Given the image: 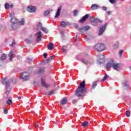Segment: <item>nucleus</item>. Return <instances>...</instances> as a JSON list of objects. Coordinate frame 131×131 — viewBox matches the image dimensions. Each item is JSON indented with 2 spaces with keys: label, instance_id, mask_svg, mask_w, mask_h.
I'll return each mask as SVG.
<instances>
[{
  "label": "nucleus",
  "instance_id": "58836bf2",
  "mask_svg": "<svg viewBox=\"0 0 131 131\" xmlns=\"http://www.w3.org/2000/svg\"><path fill=\"white\" fill-rule=\"evenodd\" d=\"M118 47H119V44H115L114 46V49H118Z\"/></svg>",
  "mask_w": 131,
  "mask_h": 131
},
{
  "label": "nucleus",
  "instance_id": "6e6552de",
  "mask_svg": "<svg viewBox=\"0 0 131 131\" xmlns=\"http://www.w3.org/2000/svg\"><path fill=\"white\" fill-rule=\"evenodd\" d=\"M35 36H36V41L37 42H38V41H40V40H41V37H42V35H41V32L39 31L36 33Z\"/></svg>",
  "mask_w": 131,
  "mask_h": 131
},
{
  "label": "nucleus",
  "instance_id": "49530a36",
  "mask_svg": "<svg viewBox=\"0 0 131 131\" xmlns=\"http://www.w3.org/2000/svg\"><path fill=\"white\" fill-rule=\"evenodd\" d=\"M9 16V17H12V16H14V13H10Z\"/></svg>",
  "mask_w": 131,
  "mask_h": 131
},
{
  "label": "nucleus",
  "instance_id": "9d476101",
  "mask_svg": "<svg viewBox=\"0 0 131 131\" xmlns=\"http://www.w3.org/2000/svg\"><path fill=\"white\" fill-rule=\"evenodd\" d=\"M89 29H90V27L87 26L85 27L79 28L78 29V30L79 31L81 32V33H83L84 32H85V31H87V30H89Z\"/></svg>",
  "mask_w": 131,
  "mask_h": 131
},
{
  "label": "nucleus",
  "instance_id": "f8f14e48",
  "mask_svg": "<svg viewBox=\"0 0 131 131\" xmlns=\"http://www.w3.org/2000/svg\"><path fill=\"white\" fill-rule=\"evenodd\" d=\"M61 10H62V6H60L58 8V9L57 10V12H56V14L55 15V18H59V16H60V14L61 13Z\"/></svg>",
  "mask_w": 131,
  "mask_h": 131
},
{
  "label": "nucleus",
  "instance_id": "13d9d810",
  "mask_svg": "<svg viewBox=\"0 0 131 131\" xmlns=\"http://www.w3.org/2000/svg\"><path fill=\"white\" fill-rule=\"evenodd\" d=\"M121 1H124V0H121Z\"/></svg>",
  "mask_w": 131,
  "mask_h": 131
},
{
  "label": "nucleus",
  "instance_id": "ea45409f",
  "mask_svg": "<svg viewBox=\"0 0 131 131\" xmlns=\"http://www.w3.org/2000/svg\"><path fill=\"white\" fill-rule=\"evenodd\" d=\"M54 58H55V56H52L49 58V61H52V60H54Z\"/></svg>",
  "mask_w": 131,
  "mask_h": 131
},
{
  "label": "nucleus",
  "instance_id": "473e14b6",
  "mask_svg": "<svg viewBox=\"0 0 131 131\" xmlns=\"http://www.w3.org/2000/svg\"><path fill=\"white\" fill-rule=\"evenodd\" d=\"M7 105H13V103H12V100L8 99L7 100Z\"/></svg>",
  "mask_w": 131,
  "mask_h": 131
},
{
  "label": "nucleus",
  "instance_id": "f704fd0d",
  "mask_svg": "<svg viewBox=\"0 0 131 131\" xmlns=\"http://www.w3.org/2000/svg\"><path fill=\"white\" fill-rule=\"evenodd\" d=\"M82 62H83V63H84V64H89V63H90L89 62V61H88V60H85V59H82Z\"/></svg>",
  "mask_w": 131,
  "mask_h": 131
},
{
  "label": "nucleus",
  "instance_id": "dca6fc26",
  "mask_svg": "<svg viewBox=\"0 0 131 131\" xmlns=\"http://www.w3.org/2000/svg\"><path fill=\"white\" fill-rule=\"evenodd\" d=\"M89 14H86V15H85L84 16H83V17H82L81 19H80L79 20V22H80V23H82V22L84 21L86 19H88V18H89Z\"/></svg>",
  "mask_w": 131,
  "mask_h": 131
},
{
  "label": "nucleus",
  "instance_id": "4be33fe9",
  "mask_svg": "<svg viewBox=\"0 0 131 131\" xmlns=\"http://www.w3.org/2000/svg\"><path fill=\"white\" fill-rule=\"evenodd\" d=\"M61 51L62 53H67V51H68V50H67V46H63L61 49Z\"/></svg>",
  "mask_w": 131,
  "mask_h": 131
},
{
  "label": "nucleus",
  "instance_id": "a878e982",
  "mask_svg": "<svg viewBox=\"0 0 131 131\" xmlns=\"http://www.w3.org/2000/svg\"><path fill=\"white\" fill-rule=\"evenodd\" d=\"M60 25H61V27H63V28L67 27V24H66V23H65V21H62Z\"/></svg>",
  "mask_w": 131,
  "mask_h": 131
},
{
  "label": "nucleus",
  "instance_id": "f03ea898",
  "mask_svg": "<svg viewBox=\"0 0 131 131\" xmlns=\"http://www.w3.org/2000/svg\"><path fill=\"white\" fill-rule=\"evenodd\" d=\"M2 83L6 85L5 89H6V95L4 96V98H8V96H9V94H10V92L11 91V88H10V84L9 81L7 80V78H3L1 81Z\"/></svg>",
  "mask_w": 131,
  "mask_h": 131
},
{
  "label": "nucleus",
  "instance_id": "864d4df0",
  "mask_svg": "<svg viewBox=\"0 0 131 131\" xmlns=\"http://www.w3.org/2000/svg\"><path fill=\"white\" fill-rule=\"evenodd\" d=\"M44 120H45V121H47V118H45V119Z\"/></svg>",
  "mask_w": 131,
  "mask_h": 131
},
{
  "label": "nucleus",
  "instance_id": "603ef678",
  "mask_svg": "<svg viewBox=\"0 0 131 131\" xmlns=\"http://www.w3.org/2000/svg\"><path fill=\"white\" fill-rule=\"evenodd\" d=\"M34 84H36V81H34Z\"/></svg>",
  "mask_w": 131,
  "mask_h": 131
},
{
  "label": "nucleus",
  "instance_id": "cd10ccee",
  "mask_svg": "<svg viewBox=\"0 0 131 131\" xmlns=\"http://www.w3.org/2000/svg\"><path fill=\"white\" fill-rule=\"evenodd\" d=\"M125 115L127 117H130V112L128 111H126Z\"/></svg>",
  "mask_w": 131,
  "mask_h": 131
},
{
  "label": "nucleus",
  "instance_id": "5fc2aeb1",
  "mask_svg": "<svg viewBox=\"0 0 131 131\" xmlns=\"http://www.w3.org/2000/svg\"><path fill=\"white\" fill-rule=\"evenodd\" d=\"M73 102L74 104H75V102H74V101H73Z\"/></svg>",
  "mask_w": 131,
  "mask_h": 131
},
{
  "label": "nucleus",
  "instance_id": "c85d7f7f",
  "mask_svg": "<svg viewBox=\"0 0 131 131\" xmlns=\"http://www.w3.org/2000/svg\"><path fill=\"white\" fill-rule=\"evenodd\" d=\"M41 30L43 31V32H45L46 34L48 33V30H47V28H41Z\"/></svg>",
  "mask_w": 131,
  "mask_h": 131
},
{
  "label": "nucleus",
  "instance_id": "412c9836",
  "mask_svg": "<svg viewBox=\"0 0 131 131\" xmlns=\"http://www.w3.org/2000/svg\"><path fill=\"white\" fill-rule=\"evenodd\" d=\"M13 7H14V5L13 4H11V5H10V4H9L8 3H6L5 5V9H9V8H11L12 9Z\"/></svg>",
  "mask_w": 131,
  "mask_h": 131
},
{
  "label": "nucleus",
  "instance_id": "0eeeda50",
  "mask_svg": "<svg viewBox=\"0 0 131 131\" xmlns=\"http://www.w3.org/2000/svg\"><path fill=\"white\" fill-rule=\"evenodd\" d=\"M98 58L99 59H97V63H98V64H102V63L105 62V56L103 55H99Z\"/></svg>",
  "mask_w": 131,
  "mask_h": 131
},
{
  "label": "nucleus",
  "instance_id": "6ab92c4d",
  "mask_svg": "<svg viewBox=\"0 0 131 131\" xmlns=\"http://www.w3.org/2000/svg\"><path fill=\"white\" fill-rule=\"evenodd\" d=\"M47 48L48 50H50V51L53 50L54 49V43L51 42L49 43V44L48 45Z\"/></svg>",
  "mask_w": 131,
  "mask_h": 131
},
{
  "label": "nucleus",
  "instance_id": "ddd939ff",
  "mask_svg": "<svg viewBox=\"0 0 131 131\" xmlns=\"http://www.w3.org/2000/svg\"><path fill=\"white\" fill-rule=\"evenodd\" d=\"M91 21L92 22V25H94V26H97V25H98V18L92 17L91 18Z\"/></svg>",
  "mask_w": 131,
  "mask_h": 131
},
{
  "label": "nucleus",
  "instance_id": "f3484780",
  "mask_svg": "<svg viewBox=\"0 0 131 131\" xmlns=\"http://www.w3.org/2000/svg\"><path fill=\"white\" fill-rule=\"evenodd\" d=\"M45 71H46V70L45 69V68H42L40 69H39L38 71H37V73L39 75V74H42V73H45Z\"/></svg>",
  "mask_w": 131,
  "mask_h": 131
},
{
  "label": "nucleus",
  "instance_id": "4c0bfd02",
  "mask_svg": "<svg viewBox=\"0 0 131 131\" xmlns=\"http://www.w3.org/2000/svg\"><path fill=\"white\" fill-rule=\"evenodd\" d=\"M109 2L111 4H115V3H116V0H109Z\"/></svg>",
  "mask_w": 131,
  "mask_h": 131
},
{
  "label": "nucleus",
  "instance_id": "2f4dec72",
  "mask_svg": "<svg viewBox=\"0 0 131 131\" xmlns=\"http://www.w3.org/2000/svg\"><path fill=\"white\" fill-rule=\"evenodd\" d=\"M50 14V10H46L44 13V16H48Z\"/></svg>",
  "mask_w": 131,
  "mask_h": 131
},
{
  "label": "nucleus",
  "instance_id": "b1692460",
  "mask_svg": "<svg viewBox=\"0 0 131 131\" xmlns=\"http://www.w3.org/2000/svg\"><path fill=\"white\" fill-rule=\"evenodd\" d=\"M42 25L40 23H39L37 25V28L36 30H39L40 29H41Z\"/></svg>",
  "mask_w": 131,
  "mask_h": 131
},
{
  "label": "nucleus",
  "instance_id": "a18cd8bd",
  "mask_svg": "<svg viewBox=\"0 0 131 131\" xmlns=\"http://www.w3.org/2000/svg\"><path fill=\"white\" fill-rule=\"evenodd\" d=\"M102 10H103V11H106V10H107V7H102Z\"/></svg>",
  "mask_w": 131,
  "mask_h": 131
},
{
  "label": "nucleus",
  "instance_id": "a211bd4d",
  "mask_svg": "<svg viewBox=\"0 0 131 131\" xmlns=\"http://www.w3.org/2000/svg\"><path fill=\"white\" fill-rule=\"evenodd\" d=\"M68 102V100L67 97L64 98L60 102V105H65V104H67Z\"/></svg>",
  "mask_w": 131,
  "mask_h": 131
},
{
  "label": "nucleus",
  "instance_id": "6e6d98bb",
  "mask_svg": "<svg viewBox=\"0 0 131 131\" xmlns=\"http://www.w3.org/2000/svg\"><path fill=\"white\" fill-rule=\"evenodd\" d=\"M77 26H78L77 25V26H76V27H77Z\"/></svg>",
  "mask_w": 131,
  "mask_h": 131
},
{
  "label": "nucleus",
  "instance_id": "c03bdc74",
  "mask_svg": "<svg viewBox=\"0 0 131 131\" xmlns=\"http://www.w3.org/2000/svg\"><path fill=\"white\" fill-rule=\"evenodd\" d=\"M39 126V125H38V124H35L34 125V127H36V128H37Z\"/></svg>",
  "mask_w": 131,
  "mask_h": 131
},
{
  "label": "nucleus",
  "instance_id": "de8ad7c7",
  "mask_svg": "<svg viewBox=\"0 0 131 131\" xmlns=\"http://www.w3.org/2000/svg\"><path fill=\"white\" fill-rule=\"evenodd\" d=\"M122 53H123V50H120L119 52V54L120 55H122Z\"/></svg>",
  "mask_w": 131,
  "mask_h": 131
},
{
  "label": "nucleus",
  "instance_id": "2eb2a0df",
  "mask_svg": "<svg viewBox=\"0 0 131 131\" xmlns=\"http://www.w3.org/2000/svg\"><path fill=\"white\" fill-rule=\"evenodd\" d=\"M44 79H46L45 77H43L41 78V85H42V86H45V88H49L50 85L46 83V82L45 81V80H43Z\"/></svg>",
  "mask_w": 131,
  "mask_h": 131
},
{
  "label": "nucleus",
  "instance_id": "7ed1b4c3",
  "mask_svg": "<svg viewBox=\"0 0 131 131\" xmlns=\"http://www.w3.org/2000/svg\"><path fill=\"white\" fill-rule=\"evenodd\" d=\"M106 68H113L115 70H119L120 69V63H116L113 60H111L108 61L106 65Z\"/></svg>",
  "mask_w": 131,
  "mask_h": 131
},
{
  "label": "nucleus",
  "instance_id": "e433bc0d",
  "mask_svg": "<svg viewBox=\"0 0 131 131\" xmlns=\"http://www.w3.org/2000/svg\"><path fill=\"white\" fill-rule=\"evenodd\" d=\"M3 110H4V113L5 114H8V110L7 109V108L5 107Z\"/></svg>",
  "mask_w": 131,
  "mask_h": 131
},
{
  "label": "nucleus",
  "instance_id": "37998d69",
  "mask_svg": "<svg viewBox=\"0 0 131 131\" xmlns=\"http://www.w3.org/2000/svg\"><path fill=\"white\" fill-rule=\"evenodd\" d=\"M15 41L14 40H13L12 44L11 45V47H13V46L15 45Z\"/></svg>",
  "mask_w": 131,
  "mask_h": 131
},
{
  "label": "nucleus",
  "instance_id": "5701e85b",
  "mask_svg": "<svg viewBox=\"0 0 131 131\" xmlns=\"http://www.w3.org/2000/svg\"><path fill=\"white\" fill-rule=\"evenodd\" d=\"M8 56L9 57L10 61H12V60H13V56H14V54L13 53V52L10 51L9 54H8Z\"/></svg>",
  "mask_w": 131,
  "mask_h": 131
},
{
  "label": "nucleus",
  "instance_id": "4d7b16f0",
  "mask_svg": "<svg viewBox=\"0 0 131 131\" xmlns=\"http://www.w3.org/2000/svg\"><path fill=\"white\" fill-rule=\"evenodd\" d=\"M127 85V86H128V85Z\"/></svg>",
  "mask_w": 131,
  "mask_h": 131
},
{
  "label": "nucleus",
  "instance_id": "7c9ffc66",
  "mask_svg": "<svg viewBox=\"0 0 131 131\" xmlns=\"http://www.w3.org/2000/svg\"><path fill=\"white\" fill-rule=\"evenodd\" d=\"M98 84V83H97V82H94L92 84V88L93 89H95V88H96L97 86V85Z\"/></svg>",
  "mask_w": 131,
  "mask_h": 131
},
{
  "label": "nucleus",
  "instance_id": "20e7f679",
  "mask_svg": "<svg viewBox=\"0 0 131 131\" xmlns=\"http://www.w3.org/2000/svg\"><path fill=\"white\" fill-rule=\"evenodd\" d=\"M19 77H21L23 81H27V80H29L30 74L28 72H24L20 74Z\"/></svg>",
  "mask_w": 131,
  "mask_h": 131
},
{
  "label": "nucleus",
  "instance_id": "79ce46f5",
  "mask_svg": "<svg viewBox=\"0 0 131 131\" xmlns=\"http://www.w3.org/2000/svg\"><path fill=\"white\" fill-rule=\"evenodd\" d=\"M43 58H45V59H46L47 58V57H48V54L47 53H44L43 54Z\"/></svg>",
  "mask_w": 131,
  "mask_h": 131
},
{
  "label": "nucleus",
  "instance_id": "aec40b11",
  "mask_svg": "<svg viewBox=\"0 0 131 131\" xmlns=\"http://www.w3.org/2000/svg\"><path fill=\"white\" fill-rule=\"evenodd\" d=\"M81 125L83 127H86V126H89L90 125V123L88 121L83 122L81 123Z\"/></svg>",
  "mask_w": 131,
  "mask_h": 131
},
{
  "label": "nucleus",
  "instance_id": "8fccbe9b",
  "mask_svg": "<svg viewBox=\"0 0 131 131\" xmlns=\"http://www.w3.org/2000/svg\"><path fill=\"white\" fill-rule=\"evenodd\" d=\"M107 14H108V15H111V12L110 11H108L107 12Z\"/></svg>",
  "mask_w": 131,
  "mask_h": 131
},
{
  "label": "nucleus",
  "instance_id": "423d86ee",
  "mask_svg": "<svg viewBox=\"0 0 131 131\" xmlns=\"http://www.w3.org/2000/svg\"><path fill=\"white\" fill-rule=\"evenodd\" d=\"M95 49L99 52H102V51H104L105 50V45L103 43H97L95 47Z\"/></svg>",
  "mask_w": 131,
  "mask_h": 131
},
{
  "label": "nucleus",
  "instance_id": "3c124183",
  "mask_svg": "<svg viewBox=\"0 0 131 131\" xmlns=\"http://www.w3.org/2000/svg\"><path fill=\"white\" fill-rule=\"evenodd\" d=\"M17 98H18V100H20V99H21V97H20V96H18Z\"/></svg>",
  "mask_w": 131,
  "mask_h": 131
},
{
  "label": "nucleus",
  "instance_id": "72a5a7b5",
  "mask_svg": "<svg viewBox=\"0 0 131 131\" xmlns=\"http://www.w3.org/2000/svg\"><path fill=\"white\" fill-rule=\"evenodd\" d=\"M77 14H78V10H75L73 12V15L75 16H77Z\"/></svg>",
  "mask_w": 131,
  "mask_h": 131
},
{
  "label": "nucleus",
  "instance_id": "39448f33",
  "mask_svg": "<svg viewBox=\"0 0 131 131\" xmlns=\"http://www.w3.org/2000/svg\"><path fill=\"white\" fill-rule=\"evenodd\" d=\"M11 27L13 30H15V29H17V26H18V19L16 18V17H13L11 18Z\"/></svg>",
  "mask_w": 131,
  "mask_h": 131
},
{
  "label": "nucleus",
  "instance_id": "9b49d317",
  "mask_svg": "<svg viewBox=\"0 0 131 131\" xmlns=\"http://www.w3.org/2000/svg\"><path fill=\"white\" fill-rule=\"evenodd\" d=\"M106 27H107V25L105 24L100 29L99 32V35H102L103 34V32L105 31V29H106Z\"/></svg>",
  "mask_w": 131,
  "mask_h": 131
},
{
  "label": "nucleus",
  "instance_id": "a19ab883",
  "mask_svg": "<svg viewBox=\"0 0 131 131\" xmlns=\"http://www.w3.org/2000/svg\"><path fill=\"white\" fill-rule=\"evenodd\" d=\"M50 61L51 60H50L49 58H48L44 61V63H50Z\"/></svg>",
  "mask_w": 131,
  "mask_h": 131
},
{
  "label": "nucleus",
  "instance_id": "4468645a",
  "mask_svg": "<svg viewBox=\"0 0 131 131\" xmlns=\"http://www.w3.org/2000/svg\"><path fill=\"white\" fill-rule=\"evenodd\" d=\"M91 9L93 11H95L96 10H98V9H100V6L98 4H94L92 5Z\"/></svg>",
  "mask_w": 131,
  "mask_h": 131
},
{
  "label": "nucleus",
  "instance_id": "09e8293b",
  "mask_svg": "<svg viewBox=\"0 0 131 131\" xmlns=\"http://www.w3.org/2000/svg\"><path fill=\"white\" fill-rule=\"evenodd\" d=\"M27 42H28V43H31L32 41L30 40H28L27 41Z\"/></svg>",
  "mask_w": 131,
  "mask_h": 131
},
{
  "label": "nucleus",
  "instance_id": "f257e3e1",
  "mask_svg": "<svg viewBox=\"0 0 131 131\" xmlns=\"http://www.w3.org/2000/svg\"><path fill=\"white\" fill-rule=\"evenodd\" d=\"M86 88H85V81H82L80 84L78 89L76 90L75 95L79 98L83 97V93L85 92Z\"/></svg>",
  "mask_w": 131,
  "mask_h": 131
},
{
  "label": "nucleus",
  "instance_id": "1a4fd4ad",
  "mask_svg": "<svg viewBox=\"0 0 131 131\" xmlns=\"http://www.w3.org/2000/svg\"><path fill=\"white\" fill-rule=\"evenodd\" d=\"M27 10L30 13H34L36 11V7L35 6H30L28 7Z\"/></svg>",
  "mask_w": 131,
  "mask_h": 131
},
{
  "label": "nucleus",
  "instance_id": "bb28decb",
  "mask_svg": "<svg viewBox=\"0 0 131 131\" xmlns=\"http://www.w3.org/2000/svg\"><path fill=\"white\" fill-rule=\"evenodd\" d=\"M6 58H7V56H6L5 54H3L2 55V56H1V60H2V61H4V60H5Z\"/></svg>",
  "mask_w": 131,
  "mask_h": 131
},
{
  "label": "nucleus",
  "instance_id": "c9c22d12",
  "mask_svg": "<svg viewBox=\"0 0 131 131\" xmlns=\"http://www.w3.org/2000/svg\"><path fill=\"white\" fill-rule=\"evenodd\" d=\"M108 78V76L107 75H106L105 76H104V77H103V78L101 80L102 81H104L105 80H107V79Z\"/></svg>",
  "mask_w": 131,
  "mask_h": 131
},
{
  "label": "nucleus",
  "instance_id": "393cba45",
  "mask_svg": "<svg viewBox=\"0 0 131 131\" xmlns=\"http://www.w3.org/2000/svg\"><path fill=\"white\" fill-rule=\"evenodd\" d=\"M55 92H56V90H53L51 91H49V93L47 95H48V96H52V95H54V94H55Z\"/></svg>",
  "mask_w": 131,
  "mask_h": 131
},
{
  "label": "nucleus",
  "instance_id": "c756f323",
  "mask_svg": "<svg viewBox=\"0 0 131 131\" xmlns=\"http://www.w3.org/2000/svg\"><path fill=\"white\" fill-rule=\"evenodd\" d=\"M20 25H24L25 24V20L24 19H22L19 22Z\"/></svg>",
  "mask_w": 131,
  "mask_h": 131
}]
</instances>
